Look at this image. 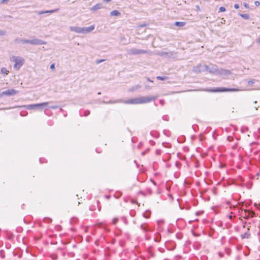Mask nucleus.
Masks as SVG:
<instances>
[{"instance_id":"1","label":"nucleus","mask_w":260,"mask_h":260,"mask_svg":"<svg viewBox=\"0 0 260 260\" xmlns=\"http://www.w3.org/2000/svg\"><path fill=\"white\" fill-rule=\"evenodd\" d=\"M158 96H141L139 98H134L130 99L128 101L124 102L125 104H141L149 103L152 101H154Z\"/></svg>"},{"instance_id":"2","label":"nucleus","mask_w":260,"mask_h":260,"mask_svg":"<svg viewBox=\"0 0 260 260\" xmlns=\"http://www.w3.org/2000/svg\"><path fill=\"white\" fill-rule=\"evenodd\" d=\"M10 60L12 62H15L14 68L17 70H19L25 62V60L23 58L15 56H12L10 58Z\"/></svg>"},{"instance_id":"3","label":"nucleus","mask_w":260,"mask_h":260,"mask_svg":"<svg viewBox=\"0 0 260 260\" xmlns=\"http://www.w3.org/2000/svg\"><path fill=\"white\" fill-rule=\"evenodd\" d=\"M50 102H46L39 104H30L26 105L25 107L28 110L37 109L38 110H42L47 109L48 104Z\"/></svg>"},{"instance_id":"4","label":"nucleus","mask_w":260,"mask_h":260,"mask_svg":"<svg viewBox=\"0 0 260 260\" xmlns=\"http://www.w3.org/2000/svg\"><path fill=\"white\" fill-rule=\"evenodd\" d=\"M129 55H135L142 54L148 53L149 52L146 50L139 49L137 48H133L129 49L127 51Z\"/></svg>"},{"instance_id":"5","label":"nucleus","mask_w":260,"mask_h":260,"mask_svg":"<svg viewBox=\"0 0 260 260\" xmlns=\"http://www.w3.org/2000/svg\"><path fill=\"white\" fill-rule=\"evenodd\" d=\"M239 89L237 88H228L224 87H218L212 89L211 91L213 92H226V91H238Z\"/></svg>"},{"instance_id":"6","label":"nucleus","mask_w":260,"mask_h":260,"mask_svg":"<svg viewBox=\"0 0 260 260\" xmlns=\"http://www.w3.org/2000/svg\"><path fill=\"white\" fill-rule=\"evenodd\" d=\"M219 69V68L217 66L212 65L211 67L208 66L207 71L212 74L218 75Z\"/></svg>"},{"instance_id":"7","label":"nucleus","mask_w":260,"mask_h":260,"mask_svg":"<svg viewBox=\"0 0 260 260\" xmlns=\"http://www.w3.org/2000/svg\"><path fill=\"white\" fill-rule=\"evenodd\" d=\"M207 70L208 66L201 64L198 65L197 67H194L193 69L194 71L196 72L207 71Z\"/></svg>"},{"instance_id":"8","label":"nucleus","mask_w":260,"mask_h":260,"mask_svg":"<svg viewBox=\"0 0 260 260\" xmlns=\"http://www.w3.org/2000/svg\"><path fill=\"white\" fill-rule=\"evenodd\" d=\"M158 55L160 56L169 58L174 57L176 55V53L174 52H161L158 53Z\"/></svg>"},{"instance_id":"9","label":"nucleus","mask_w":260,"mask_h":260,"mask_svg":"<svg viewBox=\"0 0 260 260\" xmlns=\"http://www.w3.org/2000/svg\"><path fill=\"white\" fill-rule=\"evenodd\" d=\"M30 44L33 45H46L47 44L46 42L39 39L30 40Z\"/></svg>"},{"instance_id":"10","label":"nucleus","mask_w":260,"mask_h":260,"mask_svg":"<svg viewBox=\"0 0 260 260\" xmlns=\"http://www.w3.org/2000/svg\"><path fill=\"white\" fill-rule=\"evenodd\" d=\"M232 74L231 71L219 68L218 75L223 77L228 76Z\"/></svg>"},{"instance_id":"11","label":"nucleus","mask_w":260,"mask_h":260,"mask_svg":"<svg viewBox=\"0 0 260 260\" xmlns=\"http://www.w3.org/2000/svg\"><path fill=\"white\" fill-rule=\"evenodd\" d=\"M19 92L18 90L13 89H9L6 91H5V95L7 96H11L17 94Z\"/></svg>"},{"instance_id":"12","label":"nucleus","mask_w":260,"mask_h":260,"mask_svg":"<svg viewBox=\"0 0 260 260\" xmlns=\"http://www.w3.org/2000/svg\"><path fill=\"white\" fill-rule=\"evenodd\" d=\"M70 29L72 31H74L77 33L83 34V28L78 26H70Z\"/></svg>"},{"instance_id":"13","label":"nucleus","mask_w":260,"mask_h":260,"mask_svg":"<svg viewBox=\"0 0 260 260\" xmlns=\"http://www.w3.org/2000/svg\"><path fill=\"white\" fill-rule=\"evenodd\" d=\"M244 212L245 213V216H244V218H248L249 217H253L255 216V212L253 211L245 210Z\"/></svg>"},{"instance_id":"14","label":"nucleus","mask_w":260,"mask_h":260,"mask_svg":"<svg viewBox=\"0 0 260 260\" xmlns=\"http://www.w3.org/2000/svg\"><path fill=\"white\" fill-rule=\"evenodd\" d=\"M83 28V34H86L92 31L95 27L94 25H90L89 27H82Z\"/></svg>"},{"instance_id":"15","label":"nucleus","mask_w":260,"mask_h":260,"mask_svg":"<svg viewBox=\"0 0 260 260\" xmlns=\"http://www.w3.org/2000/svg\"><path fill=\"white\" fill-rule=\"evenodd\" d=\"M101 8H102V4H98L96 5L93 6L91 8V10L93 11H96V10H99Z\"/></svg>"},{"instance_id":"16","label":"nucleus","mask_w":260,"mask_h":260,"mask_svg":"<svg viewBox=\"0 0 260 260\" xmlns=\"http://www.w3.org/2000/svg\"><path fill=\"white\" fill-rule=\"evenodd\" d=\"M121 102V100H116V101L110 100L108 102L103 101L102 103L112 104L120 103Z\"/></svg>"},{"instance_id":"17","label":"nucleus","mask_w":260,"mask_h":260,"mask_svg":"<svg viewBox=\"0 0 260 260\" xmlns=\"http://www.w3.org/2000/svg\"><path fill=\"white\" fill-rule=\"evenodd\" d=\"M120 15V13L117 10H113L111 12L110 15L111 16H118Z\"/></svg>"},{"instance_id":"18","label":"nucleus","mask_w":260,"mask_h":260,"mask_svg":"<svg viewBox=\"0 0 260 260\" xmlns=\"http://www.w3.org/2000/svg\"><path fill=\"white\" fill-rule=\"evenodd\" d=\"M185 24H186L185 22L176 21L175 22L174 25L177 26L182 27V26H184L185 25Z\"/></svg>"},{"instance_id":"19","label":"nucleus","mask_w":260,"mask_h":260,"mask_svg":"<svg viewBox=\"0 0 260 260\" xmlns=\"http://www.w3.org/2000/svg\"><path fill=\"white\" fill-rule=\"evenodd\" d=\"M151 215V211L150 210L146 211L144 214L143 216L145 218H149Z\"/></svg>"},{"instance_id":"20","label":"nucleus","mask_w":260,"mask_h":260,"mask_svg":"<svg viewBox=\"0 0 260 260\" xmlns=\"http://www.w3.org/2000/svg\"><path fill=\"white\" fill-rule=\"evenodd\" d=\"M250 237V234L247 232L245 233L244 234L241 235V238L242 239L247 238L248 239Z\"/></svg>"},{"instance_id":"21","label":"nucleus","mask_w":260,"mask_h":260,"mask_svg":"<svg viewBox=\"0 0 260 260\" xmlns=\"http://www.w3.org/2000/svg\"><path fill=\"white\" fill-rule=\"evenodd\" d=\"M240 16L246 20L249 19V15L248 14H240Z\"/></svg>"},{"instance_id":"22","label":"nucleus","mask_w":260,"mask_h":260,"mask_svg":"<svg viewBox=\"0 0 260 260\" xmlns=\"http://www.w3.org/2000/svg\"><path fill=\"white\" fill-rule=\"evenodd\" d=\"M1 73L3 74L8 75L9 71L7 70L6 68L3 67L1 69Z\"/></svg>"},{"instance_id":"23","label":"nucleus","mask_w":260,"mask_h":260,"mask_svg":"<svg viewBox=\"0 0 260 260\" xmlns=\"http://www.w3.org/2000/svg\"><path fill=\"white\" fill-rule=\"evenodd\" d=\"M168 78L167 76H157L156 79L159 80H165Z\"/></svg>"},{"instance_id":"24","label":"nucleus","mask_w":260,"mask_h":260,"mask_svg":"<svg viewBox=\"0 0 260 260\" xmlns=\"http://www.w3.org/2000/svg\"><path fill=\"white\" fill-rule=\"evenodd\" d=\"M30 40H27V39H21V41H20L21 43L22 44H30Z\"/></svg>"},{"instance_id":"25","label":"nucleus","mask_w":260,"mask_h":260,"mask_svg":"<svg viewBox=\"0 0 260 260\" xmlns=\"http://www.w3.org/2000/svg\"><path fill=\"white\" fill-rule=\"evenodd\" d=\"M160 235L158 234L154 239V240L156 242H159L160 241Z\"/></svg>"},{"instance_id":"26","label":"nucleus","mask_w":260,"mask_h":260,"mask_svg":"<svg viewBox=\"0 0 260 260\" xmlns=\"http://www.w3.org/2000/svg\"><path fill=\"white\" fill-rule=\"evenodd\" d=\"M141 87V86L139 85H137L135 86H134L132 88L131 91H134L138 89H139Z\"/></svg>"},{"instance_id":"27","label":"nucleus","mask_w":260,"mask_h":260,"mask_svg":"<svg viewBox=\"0 0 260 260\" xmlns=\"http://www.w3.org/2000/svg\"><path fill=\"white\" fill-rule=\"evenodd\" d=\"M58 9H54L52 10H47L46 12H47V13H53L56 12H57L58 11Z\"/></svg>"},{"instance_id":"28","label":"nucleus","mask_w":260,"mask_h":260,"mask_svg":"<svg viewBox=\"0 0 260 260\" xmlns=\"http://www.w3.org/2000/svg\"><path fill=\"white\" fill-rule=\"evenodd\" d=\"M43 221L46 222H51L52 221V219L50 218L45 217L43 219Z\"/></svg>"},{"instance_id":"29","label":"nucleus","mask_w":260,"mask_h":260,"mask_svg":"<svg viewBox=\"0 0 260 260\" xmlns=\"http://www.w3.org/2000/svg\"><path fill=\"white\" fill-rule=\"evenodd\" d=\"M226 9L224 7H220L219 9V12H224L225 11Z\"/></svg>"},{"instance_id":"30","label":"nucleus","mask_w":260,"mask_h":260,"mask_svg":"<svg viewBox=\"0 0 260 260\" xmlns=\"http://www.w3.org/2000/svg\"><path fill=\"white\" fill-rule=\"evenodd\" d=\"M48 108L50 109H56L58 108V107L56 105H53V106H49Z\"/></svg>"},{"instance_id":"31","label":"nucleus","mask_w":260,"mask_h":260,"mask_svg":"<svg viewBox=\"0 0 260 260\" xmlns=\"http://www.w3.org/2000/svg\"><path fill=\"white\" fill-rule=\"evenodd\" d=\"M255 80H254V79L249 80V81H248V83L249 85H252L255 83Z\"/></svg>"},{"instance_id":"32","label":"nucleus","mask_w":260,"mask_h":260,"mask_svg":"<svg viewBox=\"0 0 260 260\" xmlns=\"http://www.w3.org/2000/svg\"><path fill=\"white\" fill-rule=\"evenodd\" d=\"M89 114H90V111L89 110H86L84 111V116H87L89 115Z\"/></svg>"},{"instance_id":"33","label":"nucleus","mask_w":260,"mask_h":260,"mask_svg":"<svg viewBox=\"0 0 260 260\" xmlns=\"http://www.w3.org/2000/svg\"><path fill=\"white\" fill-rule=\"evenodd\" d=\"M46 12V11H39V12H37V13L39 15H42L43 14L47 13V12Z\"/></svg>"},{"instance_id":"34","label":"nucleus","mask_w":260,"mask_h":260,"mask_svg":"<svg viewBox=\"0 0 260 260\" xmlns=\"http://www.w3.org/2000/svg\"><path fill=\"white\" fill-rule=\"evenodd\" d=\"M0 256L1 258H4L5 257V255L4 254V251L2 250L0 251Z\"/></svg>"},{"instance_id":"35","label":"nucleus","mask_w":260,"mask_h":260,"mask_svg":"<svg viewBox=\"0 0 260 260\" xmlns=\"http://www.w3.org/2000/svg\"><path fill=\"white\" fill-rule=\"evenodd\" d=\"M105 61V59H99V60H97L96 61V63L97 64H99V63H100L103 61Z\"/></svg>"},{"instance_id":"36","label":"nucleus","mask_w":260,"mask_h":260,"mask_svg":"<svg viewBox=\"0 0 260 260\" xmlns=\"http://www.w3.org/2000/svg\"><path fill=\"white\" fill-rule=\"evenodd\" d=\"M141 229H142L144 231H147V227L146 226H144V225H141Z\"/></svg>"},{"instance_id":"37","label":"nucleus","mask_w":260,"mask_h":260,"mask_svg":"<svg viewBox=\"0 0 260 260\" xmlns=\"http://www.w3.org/2000/svg\"><path fill=\"white\" fill-rule=\"evenodd\" d=\"M118 218H114L113 220V224H115L117 223V222L118 221Z\"/></svg>"},{"instance_id":"38","label":"nucleus","mask_w":260,"mask_h":260,"mask_svg":"<svg viewBox=\"0 0 260 260\" xmlns=\"http://www.w3.org/2000/svg\"><path fill=\"white\" fill-rule=\"evenodd\" d=\"M20 41H21V39H15L14 42H15L16 43H21V42H20Z\"/></svg>"},{"instance_id":"39","label":"nucleus","mask_w":260,"mask_h":260,"mask_svg":"<svg viewBox=\"0 0 260 260\" xmlns=\"http://www.w3.org/2000/svg\"><path fill=\"white\" fill-rule=\"evenodd\" d=\"M254 4H255V6L258 7L260 5V2L258 1H255L254 2Z\"/></svg>"},{"instance_id":"40","label":"nucleus","mask_w":260,"mask_h":260,"mask_svg":"<svg viewBox=\"0 0 260 260\" xmlns=\"http://www.w3.org/2000/svg\"><path fill=\"white\" fill-rule=\"evenodd\" d=\"M6 34L5 31L3 30H0V36H4Z\"/></svg>"},{"instance_id":"41","label":"nucleus","mask_w":260,"mask_h":260,"mask_svg":"<svg viewBox=\"0 0 260 260\" xmlns=\"http://www.w3.org/2000/svg\"><path fill=\"white\" fill-rule=\"evenodd\" d=\"M5 91H3L2 92L0 93V98H2L3 96L5 95Z\"/></svg>"},{"instance_id":"42","label":"nucleus","mask_w":260,"mask_h":260,"mask_svg":"<svg viewBox=\"0 0 260 260\" xmlns=\"http://www.w3.org/2000/svg\"><path fill=\"white\" fill-rule=\"evenodd\" d=\"M234 8H235L236 9H239V5H238V4H235L234 5Z\"/></svg>"},{"instance_id":"43","label":"nucleus","mask_w":260,"mask_h":260,"mask_svg":"<svg viewBox=\"0 0 260 260\" xmlns=\"http://www.w3.org/2000/svg\"><path fill=\"white\" fill-rule=\"evenodd\" d=\"M176 237H177V238L178 239H181V238H182V236H181V235H180V234H177L176 235Z\"/></svg>"},{"instance_id":"44","label":"nucleus","mask_w":260,"mask_h":260,"mask_svg":"<svg viewBox=\"0 0 260 260\" xmlns=\"http://www.w3.org/2000/svg\"><path fill=\"white\" fill-rule=\"evenodd\" d=\"M50 69L53 70L55 69V64L54 63L51 64L50 66Z\"/></svg>"},{"instance_id":"45","label":"nucleus","mask_w":260,"mask_h":260,"mask_svg":"<svg viewBox=\"0 0 260 260\" xmlns=\"http://www.w3.org/2000/svg\"><path fill=\"white\" fill-rule=\"evenodd\" d=\"M8 0H2L1 1V4H4L5 3H6L7 1H8Z\"/></svg>"},{"instance_id":"46","label":"nucleus","mask_w":260,"mask_h":260,"mask_svg":"<svg viewBox=\"0 0 260 260\" xmlns=\"http://www.w3.org/2000/svg\"><path fill=\"white\" fill-rule=\"evenodd\" d=\"M244 6L247 8H248V5L246 3H244Z\"/></svg>"},{"instance_id":"47","label":"nucleus","mask_w":260,"mask_h":260,"mask_svg":"<svg viewBox=\"0 0 260 260\" xmlns=\"http://www.w3.org/2000/svg\"><path fill=\"white\" fill-rule=\"evenodd\" d=\"M257 43H258L260 44V37L258 38V39L257 40Z\"/></svg>"},{"instance_id":"48","label":"nucleus","mask_w":260,"mask_h":260,"mask_svg":"<svg viewBox=\"0 0 260 260\" xmlns=\"http://www.w3.org/2000/svg\"><path fill=\"white\" fill-rule=\"evenodd\" d=\"M6 17L7 18H12V16H10V15H8V16H6Z\"/></svg>"},{"instance_id":"49","label":"nucleus","mask_w":260,"mask_h":260,"mask_svg":"<svg viewBox=\"0 0 260 260\" xmlns=\"http://www.w3.org/2000/svg\"><path fill=\"white\" fill-rule=\"evenodd\" d=\"M104 1L105 2L108 3L110 1H111V0H104Z\"/></svg>"},{"instance_id":"50","label":"nucleus","mask_w":260,"mask_h":260,"mask_svg":"<svg viewBox=\"0 0 260 260\" xmlns=\"http://www.w3.org/2000/svg\"><path fill=\"white\" fill-rule=\"evenodd\" d=\"M147 80H148V81H149V82H153V81H152V80H151L150 79V78H147Z\"/></svg>"},{"instance_id":"51","label":"nucleus","mask_w":260,"mask_h":260,"mask_svg":"<svg viewBox=\"0 0 260 260\" xmlns=\"http://www.w3.org/2000/svg\"><path fill=\"white\" fill-rule=\"evenodd\" d=\"M156 154H159V150H156Z\"/></svg>"},{"instance_id":"52","label":"nucleus","mask_w":260,"mask_h":260,"mask_svg":"<svg viewBox=\"0 0 260 260\" xmlns=\"http://www.w3.org/2000/svg\"><path fill=\"white\" fill-rule=\"evenodd\" d=\"M230 139V137H229L228 138V140H229V141H231V140Z\"/></svg>"},{"instance_id":"53","label":"nucleus","mask_w":260,"mask_h":260,"mask_svg":"<svg viewBox=\"0 0 260 260\" xmlns=\"http://www.w3.org/2000/svg\"><path fill=\"white\" fill-rule=\"evenodd\" d=\"M219 254L220 255V257H221V253L220 252H219Z\"/></svg>"},{"instance_id":"54","label":"nucleus","mask_w":260,"mask_h":260,"mask_svg":"<svg viewBox=\"0 0 260 260\" xmlns=\"http://www.w3.org/2000/svg\"><path fill=\"white\" fill-rule=\"evenodd\" d=\"M98 94L99 95H100V94H101V92H99L98 93Z\"/></svg>"},{"instance_id":"55","label":"nucleus","mask_w":260,"mask_h":260,"mask_svg":"<svg viewBox=\"0 0 260 260\" xmlns=\"http://www.w3.org/2000/svg\"><path fill=\"white\" fill-rule=\"evenodd\" d=\"M256 103H257V101H255V102H254V103H255V104H256Z\"/></svg>"},{"instance_id":"56","label":"nucleus","mask_w":260,"mask_h":260,"mask_svg":"<svg viewBox=\"0 0 260 260\" xmlns=\"http://www.w3.org/2000/svg\"><path fill=\"white\" fill-rule=\"evenodd\" d=\"M132 203H136V202H134V201H132Z\"/></svg>"}]
</instances>
